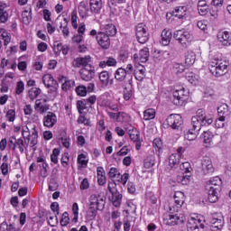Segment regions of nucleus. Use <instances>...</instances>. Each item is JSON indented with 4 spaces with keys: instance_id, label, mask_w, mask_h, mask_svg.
<instances>
[{
    "instance_id": "nucleus-14",
    "label": "nucleus",
    "mask_w": 231,
    "mask_h": 231,
    "mask_svg": "<svg viewBox=\"0 0 231 231\" xmlns=\"http://www.w3.org/2000/svg\"><path fill=\"white\" fill-rule=\"evenodd\" d=\"M201 171L203 174H212L214 172V165L210 157H203L200 161Z\"/></svg>"
},
{
    "instance_id": "nucleus-44",
    "label": "nucleus",
    "mask_w": 231,
    "mask_h": 231,
    "mask_svg": "<svg viewBox=\"0 0 231 231\" xmlns=\"http://www.w3.org/2000/svg\"><path fill=\"white\" fill-rule=\"evenodd\" d=\"M78 10L79 14H88L89 10V4L88 2H80Z\"/></svg>"
},
{
    "instance_id": "nucleus-43",
    "label": "nucleus",
    "mask_w": 231,
    "mask_h": 231,
    "mask_svg": "<svg viewBox=\"0 0 231 231\" xmlns=\"http://www.w3.org/2000/svg\"><path fill=\"white\" fill-rule=\"evenodd\" d=\"M134 77L136 80H142L143 79H145V68L142 67L141 69L134 70Z\"/></svg>"
},
{
    "instance_id": "nucleus-32",
    "label": "nucleus",
    "mask_w": 231,
    "mask_h": 231,
    "mask_svg": "<svg viewBox=\"0 0 231 231\" xmlns=\"http://www.w3.org/2000/svg\"><path fill=\"white\" fill-rule=\"evenodd\" d=\"M127 72H125V69L124 68H118L116 70L115 73V79L116 80H117L118 82H124V80H125V79L127 78Z\"/></svg>"
},
{
    "instance_id": "nucleus-39",
    "label": "nucleus",
    "mask_w": 231,
    "mask_h": 231,
    "mask_svg": "<svg viewBox=\"0 0 231 231\" xmlns=\"http://www.w3.org/2000/svg\"><path fill=\"white\" fill-rule=\"evenodd\" d=\"M19 149L20 152H24V141L22 138L14 139V152Z\"/></svg>"
},
{
    "instance_id": "nucleus-61",
    "label": "nucleus",
    "mask_w": 231,
    "mask_h": 231,
    "mask_svg": "<svg viewBox=\"0 0 231 231\" xmlns=\"http://www.w3.org/2000/svg\"><path fill=\"white\" fill-rule=\"evenodd\" d=\"M78 163L82 165V167L88 165V160H86V155H84V153H81L78 156Z\"/></svg>"
},
{
    "instance_id": "nucleus-59",
    "label": "nucleus",
    "mask_w": 231,
    "mask_h": 231,
    "mask_svg": "<svg viewBox=\"0 0 231 231\" xmlns=\"http://www.w3.org/2000/svg\"><path fill=\"white\" fill-rule=\"evenodd\" d=\"M6 21H8V13L5 9L0 8V22L6 23Z\"/></svg>"
},
{
    "instance_id": "nucleus-9",
    "label": "nucleus",
    "mask_w": 231,
    "mask_h": 231,
    "mask_svg": "<svg viewBox=\"0 0 231 231\" xmlns=\"http://www.w3.org/2000/svg\"><path fill=\"white\" fill-rule=\"evenodd\" d=\"M174 206L170 207L171 214H174V212H180V208H181L182 205L185 203V194L181 191H176L174 196Z\"/></svg>"
},
{
    "instance_id": "nucleus-20",
    "label": "nucleus",
    "mask_w": 231,
    "mask_h": 231,
    "mask_svg": "<svg viewBox=\"0 0 231 231\" xmlns=\"http://www.w3.org/2000/svg\"><path fill=\"white\" fill-rule=\"evenodd\" d=\"M217 40L223 46H230L231 44V36L230 32L225 31V32H219L217 33Z\"/></svg>"
},
{
    "instance_id": "nucleus-34",
    "label": "nucleus",
    "mask_w": 231,
    "mask_h": 231,
    "mask_svg": "<svg viewBox=\"0 0 231 231\" xmlns=\"http://www.w3.org/2000/svg\"><path fill=\"white\" fill-rule=\"evenodd\" d=\"M116 64H117L116 59L113 57H108L106 58V60L99 62V68H106V66L115 67L116 66Z\"/></svg>"
},
{
    "instance_id": "nucleus-50",
    "label": "nucleus",
    "mask_w": 231,
    "mask_h": 231,
    "mask_svg": "<svg viewBox=\"0 0 231 231\" xmlns=\"http://www.w3.org/2000/svg\"><path fill=\"white\" fill-rule=\"evenodd\" d=\"M108 116H110V118H113L114 120H120V117L122 116V118H124L125 116V113L124 112H118V113H113V112H108L107 113Z\"/></svg>"
},
{
    "instance_id": "nucleus-49",
    "label": "nucleus",
    "mask_w": 231,
    "mask_h": 231,
    "mask_svg": "<svg viewBox=\"0 0 231 231\" xmlns=\"http://www.w3.org/2000/svg\"><path fill=\"white\" fill-rule=\"evenodd\" d=\"M226 117L225 116H219V117L215 121V126L217 129H222V127H225V120Z\"/></svg>"
},
{
    "instance_id": "nucleus-36",
    "label": "nucleus",
    "mask_w": 231,
    "mask_h": 231,
    "mask_svg": "<svg viewBox=\"0 0 231 231\" xmlns=\"http://www.w3.org/2000/svg\"><path fill=\"white\" fill-rule=\"evenodd\" d=\"M156 116V110L148 108L143 112V120L149 121L154 119Z\"/></svg>"
},
{
    "instance_id": "nucleus-31",
    "label": "nucleus",
    "mask_w": 231,
    "mask_h": 231,
    "mask_svg": "<svg viewBox=\"0 0 231 231\" xmlns=\"http://www.w3.org/2000/svg\"><path fill=\"white\" fill-rule=\"evenodd\" d=\"M108 37H115L116 35V26L113 23H108L105 25L103 31Z\"/></svg>"
},
{
    "instance_id": "nucleus-6",
    "label": "nucleus",
    "mask_w": 231,
    "mask_h": 231,
    "mask_svg": "<svg viewBox=\"0 0 231 231\" xmlns=\"http://www.w3.org/2000/svg\"><path fill=\"white\" fill-rule=\"evenodd\" d=\"M173 38L178 41L183 48H187L190 42V32L185 29L178 30L173 33Z\"/></svg>"
},
{
    "instance_id": "nucleus-1",
    "label": "nucleus",
    "mask_w": 231,
    "mask_h": 231,
    "mask_svg": "<svg viewBox=\"0 0 231 231\" xmlns=\"http://www.w3.org/2000/svg\"><path fill=\"white\" fill-rule=\"evenodd\" d=\"M213 123L214 118L212 116L207 114L203 109H199L196 116L191 117V127L185 134V140H189V142L196 140L199 134V131H201V127L212 125Z\"/></svg>"
},
{
    "instance_id": "nucleus-18",
    "label": "nucleus",
    "mask_w": 231,
    "mask_h": 231,
    "mask_svg": "<svg viewBox=\"0 0 231 231\" xmlns=\"http://www.w3.org/2000/svg\"><path fill=\"white\" fill-rule=\"evenodd\" d=\"M57 124V115L53 112H48L45 116H43V125L44 127H48V129H51Z\"/></svg>"
},
{
    "instance_id": "nucleus-35",
    "label": "nucleus",
    "mask_w": 231,
    "mask_h": 231,
    "mask_svg": "<svg viewBox=\"0 0 231 231\" xmlns=\"http://www.w3.org/2000/svg\"><path fill=\"white\" fill-rule=\"evenodd\" d=\"M218 116H224L226 118L228 115H230V111L228 110V105L222 104L220 106L217 107Z\"/></svg>"
},
{
    "instance_id": "nucleus-57",
    "label": "nucleus",
    "mask_w": 231,
    "mask_h": 231,
    "mask_svg": "<svg viewBox=\"0 0 231 231\" xmlns=\"http://www.w3.org/2000/svg\"><path fill=\"white\" fill-rule=\"evenodd\" d=\"M48 94L51 98H55L57 97V89H59V85H54V87L48 88Z\"/></svg>"
},
{
    "instance_id": "nucleus-56",
    "label": "nucleus",
    "mask_w": 231,
    "mask_h": 231,
    "mask_svg": "<svg viewBox=\"0 0 231 231\" xmlns=\"http://www.w3.org/2000/svg\"><path fill=\"white\" fill-rule=\"evenodd\" d=\"M152 145L154 149H157V151H162V149L163 148V143L162 142L161 138H155L153 140Z\"/></svg>"
},
{
    "instance_id": "nucleus-60",
    "label": "nucleus",
    "mask_w": 231,
    "mask_h": 231,
    "mask_svg": "<svg viewBox=\"0 0 231 231\" xmlns=\"http://www.w3.org/2000/svg\"><path fill=\"white\" fill-rule=\"evenodd\" d=\"M24 91V83L23 81H18L16 84L15 93L16 95H21Z\"/></svg>"
},
{
    "instance_id": "nucleus-23",
    "label": "nucleus",
    "mask_w": 231,
    "mask_h": 231,
    "mask_svg": "<svg viewBox=\"0 0 231 231\" xmlns=\"http://www.w3.org/2000/svg\"><path fill=\"white\" fill-rule=\"evenodd\" d=\"M42 82L45 88H54L56 85H59L51 74H45L42 77Z\"/></svg>"
},
{
    "instance_id": "nucleus-42",
    "label": "nucleus",
    "mask_w": 231,
    "mask_h": 231,
    "mask_svg": "<svg viewBox=\"0 0 231 231\" xmlns=\"http://www.w3.org/2000/svg\"><path fill=\"white\" fill-rule=\"evenodd\" d=\"M97 210H98V209L95 206H90L88 208V209L87 211V216H88V219L92 220L97 217Z\"/></svg>"
},
{
    "instance_id": "nucleus-24",
    "label": "nucleus",
    "mask_w": 231,
    "mask_h": 231,
    "mask_svg": "<svg viewBox=\"0 0 231 231\" xmlns=\"http://www.w3.org/2000/svg\"><path fill=\"white\" fill-rule=\"evenodd\" d=\"M167 225L174 226V225H181L183 223V217H178V215L170 214L166 218Z\"/></svg>"
},
{
    "instance_id": "nucleus-64",
    "label": "nucleus",
    "mask_w": 231,
    "mask_h": 231,
    "mask_svg": "<svg viewBox=\"0 0 231 231\" xmlns=\"http://www.w3.org/2000/svg\"><path fill=\"white\" fill-rule=\"evenodd\" d=\"M180 169L184 171V172H190L192 171V167H190V162H182Z\"/></svg>"
},
{
    "instance_id": "nucleus-25",
    "label": "nucleus",
    "mask_w": 231,
    "mask_h": 231,
    "mask_svg": "<svg viewBox=\"0 0 231 231\" xmlns=\"http://www.w3.org/2000/svg\"><path fill=\"white\" fill-rule=\"evenodd\" d=\"M181 158V153L179 152L178 153H172L169 158V167L171 169H176L178 165H180V159Z\"/></svg>"
},
{
    "instance_id": "nucleus-53",
    "label": "nucleus",
    "mask_w": 231,
    "mask_h": 231,
    "mask_svg": "<svg viewBox=\"0 0 231 231\" xmlns=\"http://www.w3.org/2000/svg\"><path fill=\"white\" fill-rule=\"evenodd\" d=\"M76 93L79 97H86V95L88 94V88H86L84 86L77 87L76 88Z\"/></svg>"
},
{
    "instance_id": "nucleus-51",
    "label": "nucleus",
    "mask_w": 231,
    "mask_h": 231,
    "mask_svg": "<svg viewBox=\"0 0 231 231\" xmlns=\"http://www.w3.org/2000/svg\"><path fill=\"white\" fill-rule=\"evenodd\" d=\"M0 33H2V38L4 39V46H8L10 44V36H8V32L5 31V29H0Z\"/></svg>"
},
{
    "instance_id": "nucleus-11",
    "label": "nucleus",
    "mask_w": 231,
    "mask_h": 231,
    "mask_svg": "<svg viewBox=\"0 0 231 231\" xmlns=\"http://www.w3.org/2000/svg\"><path fill=\"white\" fill-rule=\"evenodd\" d=\"M96 40L103 50H108L111 46V39H109V36L105 32H97Z\"/></svg>"
},
{
    "instance_id": "nucleus-41",
    "label": "nucleus",
    "mask_w": 231,
    "mask_h": 231,
    "mask_svg": "<svg viewBox=\"0 0 231 231\" xmlns=\"http://www.w3.org/2000/svg\"><path fill=\"white\" fill-rule=\"evenodd\" d=\"M40 93H42L41 88H32L29 90V98L31 100H35V98H37L39 97Z\"/></svg>"
},
{
    "instance_id": "nucleus-16",
    "label": "nucleus",
    "mask_w": 231,
    "mask_h": 231,
    "mask_svg": "<svg viewBox=\"0 0 231 231\" xmlns=\"http://www.w3.org/2000/svg\"><path fill=\"white\" fill-rule=\"evenodd\" d=\"M90 207H96L97 210H104L106 200L101 196L93 194L90 196Z\"/></svg>"
},
{
    "instance_id": "nucleus-4",
    "label": "nucleus",
    "mask_w": 231,
    "mask_h": 231,
    "mask_svg": "<svg viewBox=\"0 0 231 231\" xmlns=\"http://www.w3.org/2000/svg\"><path fill=\"white\" fill-rule=\"evenodd\" d=\"M189 100V91L185 87H176L172 92L171 102L174 106H183Z\"/></svg>"
},
{
    "instance_id": "nucleus-38",
    "label": "nucleus",
    "mask_w": 231,
    "mask_h": 231,
    "mask_svg": "<svg viewBox=\"0 0 231 231\" xmlns=\"http://www.w3.org/2000/svg\"><path fill=\"white\" fill-rule=\"evenodd\" d=\"M88 107H89V105H88V100L82 99L77 102V109L80 115H82V111H84V109H88Z\"/></svg>"
},
{
    "instance_id": "nucleus-28",
    "label": "nucleus",
    "mask_w": 231,
    "mask_h": 231,
    "mask_svg": "<svg viewBox=\"0 0 231 231\" xmlns=\"http://www.w3.org/2000/svg\"><path fill=\"white\" fill-rule=\"evenodd\" d=\"M89 6L92 14H100L102 10V0H89Z\"/></svg>"
},
{
    "instance_id": "nucleus-46",
    "label": "nucleus",
    "mask_w": 231,
    "mask_h": 231,
    "mask_svg": "<svg viewBox=\"0 0 231 231\" xmlns=\"http://www.w3.org/2000/svg\"><path fill=\"white\" fill-rule=\"evenodd\" d=\"M178 183H180L181 185H189L190 181V177L187 176L185 174L179 175L177 178Z\"/></svg>"
},
{
    "instance_id": "nucleus-40",
    "label": "nucleus",
    "mask_w": 231,
    "mask_h": 231,
    "mask_svg": "<svg viewBox=\"0 0 231 231\" xmlns=\"http://www.w3.org/2000/svg\"><path fill=\"white\" fill-rule=\"evenodd\" d=\"M99 80L101 84H103L104 86H107L109 84V72L107 71L100 72Z\"/></svg>"
},
{
    "instance_id": "nucleus-37",
    "label": "nucleus",
    "mask_w": 231,
    "mask_h": 231,
    "mask_svg": "<svg viewBox=\"0 0 231 231\" xmlns=\"http://www.w3.org/2000/svg\"><path fill=\"white\" fill-rule=\"evenodd\" d=\"M31 146L35 147L39 143V134L37 129L32 128V134L30 135Z\"/></svg>"
},
{
    "instance_id": "nucleus-13",
    "label": "nucleus",
    "mask_w": 231,
    "mask_h": 231,
    "mask_svg": "<svg viewBox=\"0 0 231 231\" xmlns=\"http://www.w3.org/2000/svg\"><path fill=\"white\" fill-rule=\"evenodd\" d=\"M130 140L135 143L136 151H140L142 149V141H140V132L137 131L134 126H130L128 129Z\"/></svg>"
},
{
    "instance_id": "nucleus-30",
    "label": "nucleus",
    "mask_w": 231,
    "mask_h": 231,
    "mask_svg": "<svg viewBox=\"0 0 231 231\" xmlns=\"http://www.w3.org/2000/svg\"><path fill=\"white\" fill-rule=\"evenodd\" d=\"M34 109L43 115V113L50 110V106L46 103H42L41 99H38L35 101Z\"/></svg>"
},
{
    "instance_id": "nucleus-15",
    "label": "nucleus",
    "mask_w": 231,
    "mask_h": 231,
    "mask_svg": "<svg viewBox=\"0 0 231 231\" xmlns=\"http://www.w3.org/2000/svg\"><path fill=\"white\" fill-rule=\"evenodd\" d=\"M209 223L211 231H221L223 226H225V219L223 217H216V216L209 217Z\"/></svg>"
},
{
    "instance_id": "nucleus-58",
    "label": "nucleus",
    "mask_w": 231,
    "mask_h": 231,
    "mask_svg": "<svg viewBox=\"0 0 231 231\" xmlns=\"http://www.w3.org/2000/svg\"><path fill=\"white\" fill-rule=\"evenodd\" d=\"M5 118H7L9 122H14L15 121V110L9 109L5 115Z\"/></svg>"
},
{
    "instance_id": "nucleus-29",
    "label": "nucleus",
    "mask_w": 231,
    "mask_h": 231,
    "mask_svg": "<svg viewBox=\"0 0 231 231\" xmlns=\"http://www.w3.org/2000/svg\"><path fill=\"white\" fill-rule=\"evenodd\" d=\"M149 48L144 47L139 51V56L138 54H134V59L139 58L140 62H147L149 60Z\"/></svg>"
},
{
    "instance_id": "nucleus-62",
    "label": "nucleus",
    "mask_w": 231,
    "mask_h": 231,
    "mask_svg": "<svg viewBox=\"0 0 231 231\" xmlns=\"http://www.w3.org/2000/svg\"><path fill=\"white\" fill-rule=\"evenodd\" d=\"M197 26L199 30L205 31L207 26H208V22L207 20H200L197 23Z\"/></svg>"
},
{
    "instance_id": "nucleus-33",
    "label": "nucleus",
    "mask_w": 231,
    "mask_h": 231,
    "mask_svg": "<svg viewBox=\"0 0 231 231\" xmlns=\"http://www.w3.org/2000/svg\"><path fill=\"white\" fill-rule=\"evenodd\" d=\"M60 80H65L64 83L61 85L62 91H69L71 88H75V80L73 79L68 80L65 77L62 76L61 79H60Z\"/></svg>"
},
{
    "instance_id": "nucleus-5",
    "label": "nucleus",
    "mask_w": 231,
    "mask_h": 231,
    "mask_svg": "<svg viewBox=\"0 0 231 231\" xmlns=\"http://www.w3.org/2000/svg\"><path fill=\"white\" fill-rule=\"evenodd\" d=\"M107 189L112 195L111 201L114 207L116 208L120 207L122 203V194H120V192L118 191V189H116V182H115V180L108 182Z\"/></svg>"
},
{
    "instance_id": "nucleus-45",
    "label": "nucleus",
    "mask_w": 231,
    "mask_h": 231,
    "mask_svg": "<svg viewBox=\"0 0 231 231\" xmlns=\"http://www.w3.org/2000/svg\"><path fill=\"white\" fill-rule=\"evenodd\" d=\"M59 154H60V150H59L58 148H55L52 151V153L51 155V162L52 163H54L55 165H57V163H59Z\"/></svg>"
},
{
    "instance_id": "nucleus-48",
    "label": "nucleus",
    "mask_w": 231,
    "mask_h": 231,
    "mask_svg": "<svg viewBox=\"0 0 231 231\" xmlns=\"http://www.w3.org/2000/svg\"><path fill=\"white\" fill-rule=\"evenodd\" d=\"M145 169H151L154 165V156L150 155L148 156L143 162Z\"/></svg>"
},
{
    "instance_id": "nucleus-8",
    "label": "nucleus",
    "mask_w": 231,
    "mask_h": 231,
    "mask_svg": "<svg viewBox=\"0 0 231 231\" xmlns=\"http://www.w3.org/2000/svg\"><path fill=\"white\" fill-rule=\"evenodd\" d=\"M135 35L140 44H145L149 41V32H147V26L143 23H138L135 27Z\"/></svg>"
},
{
    "instance_id": "nucleus-3",
    "label": "nucleus",
    "mask_w": 231,
    "mask_h": 231,
    "mask_svg": "<svg viewBox=\"0 0 231 231\" xmlns=\"http://www.w3.org/2000/svg\"><path fill=\"white\" fill-rule=\"evenodd\" d=\"M208 69L214 77H223L228 73V63L221 60H215L208 64Z\"/></svg>"
},
{
    "instance_id": "nucleus-55",
    "label": "nucleus",
    "mask_w": 231,
    "mask_h": 231,
    "mask_svg": "<svg viewBox=\"0 0 231 231\" xmlns=\"http://www.w3.org/2000/svg\"><path fill=\"white\" fill-rule=\"evenodd\" d=\"M187 68L186 65H183L181 63H174L173 69L176 71V73H183L185 71V69Z\"/></svg>"
},
{
    "instance_id": "nucleus-19",
    "label": "nucleus",
    "mask_w": 231,
    "mask_h": 231,
    "mask_svg": "<svg viewBox=\"0 0 231 231\" xmlns=\"http://www.w3.org/2000/svg\"><path fill=\"white\" fill-rule=\"evenodd\" d=\"M188 231H199V228H205V225L201 223V219L191 217L188 221Z\"/></svg>"
},
{
    "instance_id": "nucleus-47",
    "label": "nucleus",
    "mask_w": 231,
    "mask_h": 231,
    "mask_svg": "<svg viewBox=\"0 0 231 231\" xmlns=\"http://www.w3.org/2000/svg\"><path fill=\"white\" fill-rule=\"evenodd\" d=\"M23 21L25 24H30V21H32V9H30V12L24 11L22 14Z\"/></svg>"
},
{
    "instance_id": "nucleus-54",
    "label": "nucleus",
    "mask_w": 231,
    "mask_h": 231,
    "mask_svg": "<svg viewBox=\"0 0 231 231\" xmlns=\"http://www.w3.org/2000/svg\"><path fill=\"white\" fill-rule=\"evenodd\" d=\"M60 225L61 226H68V225H69V214H68V212L63 213Z\"/></svg>"
},
{
    "instance_id": "nucleus-26",
    "label": "nucleus",
    "mask_w": 231,
    "mask_h": 231,
    "mask_svg": "<svg viewBox=\"0 0 231 231\" xmlns=\"http://www.w3.org/2000/svg\"><path fill=\"white\" fill-rule=\"evenodd\" d=\"M162 46H169L171 40L172 39V32L167 29H164L161 34Z\"/></svg>"
},
{
    "instance_id": "nucleus-22",
    "label": "nucleus",
    "mask_w": 231,
    "mask_h": 231,
    "mask_svg": "<svg viewBox=\"0 0 231 231\" xmlns=\"http://www.w3.org/2000/svg\"><path fill=\"white\" fill-rule=\"evenodd\" d=\"M201 140H203V143L205 147H210L212 145V142L214 140V134L210 131H205L200 136Z\"/></svg>"
},
{
    "instance_id": "nucleus-17",
    "label": "nucleus",
    "mask_w": 231,
    "mask_h": 231,
    "mask_svg": "<svg viewBox=\"0 0 231 231\" xmlns=\"http://www.w3.org/2000/svg\"><path fill=\"white\" fill-rule=\"evenodd\" d=\"M89 62H91V56L79 57L73 60L72 66L73 68H88L91 66Z\"/></svg>"
},
{
    "instance_id": "nucleus-27",
    "label": "nucleus",
    "mask_w": 231,
    "mask_h": 231,
    "mask_svg": "<svg viewBox=\"0 0 231 231\" xmlns=\"http://www.w3.org/2000/svg\"><path fill=\"white\" fill-rule=\"evenodd\" d=\"M196 62V53L192 51H188L185 53V65L186 68H190V66L194 65Z\"/></svg>"
},
{
    "instance_id": "nucleus-10",
    "label": "nucleus",
    "mask_w": 231,
    "mask_h": 231,
    "mask_svg": "<svg viewBox=\"0 0 231 231\" xmlns=\"http://www.w3.org/2000/svg\"><path fill=\"white\" fill-rule=\"evenodd\" d=\"M167 125L171 129H180L183 125V118L179 114H171L166 119Z\"/></svg>"
},
{
    "instance_id": "nucleus-2",
    "label": "nucleus",
    "mask_w": 231,
    "mask_h": 231,
    "mask_svg": "<svg viewBox=\"0 0 231 231\" xmlns=\"http://www.w3.org/2000/svg\"><path fill=\"white\" fill-rule=\"evenodd\" d=\"M223 187V180L219 177H213L207 184L206 189L208 190V199L209 203H216L219 199V193Z\"/></svg>"
},
{
    "instance_id": "nucleus-52",
    "label": "nucleus",
    "mask_w": 231,
    "mask_h": 231,
    "mask_svg": "<svg viewBox=\"0 0 231 231\" xmlns=\"http://www.w3.org/2000/svg\"><path fill=\"white\" fill-rule=\"evenodd\" d=\"M186 79H187L188 82H189V84H193V86H196V84H198V78L192 72L189 73L186 76Z\"/></svg>"
},
{
    "instance_id": "nucleus-12",
    "label": "nucleus",
    "mask_w": 231,
    "mask_h": 231,
    "mask_svg": "<svg viewBox=\"0 0 231 231\" xmlns=\"http://www.w3.org/2000/svg\"><path fill=\"white\" fill-rule=\"evenodd\" d=\"M79 75L82 80H85L86 82H89V80H92L93 77H95V67H93L92 65H89L82 68L79 70Z\"/></svg>"
},
{
    "instance_id": "nucleus-7",
    "label": "nucleus",
    "mask_w": 231,
    "mask_h": 231,
    "mask_svg": "<svg viewBox=\"0 0 231 231\" xmlns=\"http://www.w3.org/2000/svg\"><path fill=\"white\" fill-rule=\"evenodd\" d=\"M108 177L112 181H117L118 183H122L125 185L127 180H129V173H124L123 175L120 174V171L118 169L112 167L108 171Z\"/></svg>"
},
{
    "instance_id": "nucleus-21",
    "label": "nucleus",
    "mask_w": 231,
    "mask_h": 231,
    "mask_svg": "<svg viewBox=\"0 0 231 231\" xmlns=\"http://www.w3.org/2000/svg\"><path fill=\"white\" fill-rule=\"evenodd\" d=\"M187 6H177L171 13V15L178 17V19H187Z\"/></svg>"
},
{
    "instance_id": "nucleus-63",
    "label": "nucleus",
    "mask_w": 231,
    "mask_h": 231,
    "mask_svg": "<svg viewBox=\"0 0 231 231\" xmlns=\"http://www.w3.org/2000/svg\"><path fill=\"white\" fill-rule=\"evenodd\" d=\"M64 37H69V28H68V23L60 24V26Z\"/></svg>"
}]
</instances>
